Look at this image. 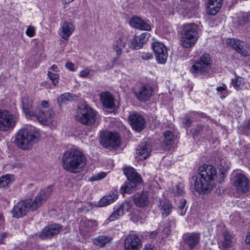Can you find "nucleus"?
<instances>
[{
	"label": "nucleus",
	"mask_w": 250,
	"mask_h": 250,
	"mask_svg": "<svg viewBox=\"0 0 250 250\" xmlns=\"http://www.w3.org/2000/svg\"><path fill=\"white\" fill-rule=\"evenodd\" d=\"M53 189V186L50 185L40 190L33 201L30 199H27L19 201L13 208V216L19 218L25 215L29 210H37L46 201L51 195Z\"/></svg>",
	"instance_id": "obj_1"
},
{
	"label": "nucleus",
	"mask_w": 250,
	"mask_h": 250,
	"mask_svg": "<svg viewBox=\"0 0 250 250\" xmlns=\"http://www.w3.org/2000/svg\"><path fill=\"white\" fill-rule=\"evenodd\" d=\"M62 168L68 172L77 174L82 172L87 163L84 153L76 148L65 151L62 157Z\"/></svg>",
	"instance_id": "obj_2"
},
{
	"label": "nucleus",
	"mask_w": 250,
	"mask_h": 250,
	"mask_svg": "<svg viewBox=\"0 0 250 250\" xmlns=\"http://www.w3.org/2000/svg\"><path fill=\"white\" fill-rule=\"evenodd\" d=\"M200 177H195L194 187L200 194L208 193L215 187L217 171L211 165H203L199 168Z\"/></svg>",
	"instance_id": "obj_3"
},
{
	"label": "nucleus",
	"mask_w": 250,
	"mask_h": 250,
	"mask_svg": "<svg viewBox=\"0 0 250 250\" xmlns=\"http://www.w3.org/2000/svg\"><path fill=\"white\" fill-rule=\"evenodd\" d=\"M40 136L39 132L34 128H27L19 131L15 142L20 148L24 150L29 149L38 142Z\"/></svg>",
	"instance_id": "obj_4"
},
{
	"label": "nucleus",
	"mask_w": 250,
	"mask_h": 250,
	"mask_svg": "<svg viewBox=\"0 0 250 250\" xmlns=\"http://www.w3.org/2000/svg\"><path fill=\"white\" fill-rule=\"evenodd\" d=\"M212 62L210 55L204 53L189 67V71L195 77L207 75L210 71Z\"/></svg>",
	"instance_id": "obj_5"
},
{
	"label": "nucleus",
	"mask_w": 250,
	"mask_h": 250,
	"mask_svg": "<svg viewBox=\"0 0 250 250\" xmlns=\"http://www.w3.org/2000/svg\"><path fill=\"white\" fill-rule=\"evenodd\" d=\"M198 38V27L195 23H190L183 25L181 45L185 48L193 46Z\"/></svg>",
	"instance_id": "obj_6"
},
{
	"label": "nucleus",
	"mask_w": 250,
	"mask_h": 250,
	"mask_svg": "<svg viewBox=\"0 0 250 250\" xmlns=\"http://www.w3.org/2000/svg\"><path fill=\"white\" fill-rule=\"evenodd\" d=\"M99 117L97 111L88 105H85L78 109L76 119L83 125L92 126L96 124Z\"/></svg>",
	"instance_id": "obj_7"
},
{
	"label": "nucleus",
	"mask_w": 250,
	"mask_h": 250,
	"mask_svg": "<svg viewBox=\"0 0 250 250\" xmlns=\"http://www.w3.org/2000/svg\"><path fill=\"white\" fill-rule=\"evenodd\" d=\"M18 120V115L7 110L0 109V130L7 131L13 128Z\"/></svg>",
	"instance_id": "obj_8"
},
{
	"label": "nucleus",
	"mask_w": 250,
	"mask_h": 250,
	"mask_svg": "<svg viewBox=\"0 0 250 250\" xmlns=\"http://www.w3.org/2000/svg\"><path fill=\"white\" fill-rule=\"evenodd\" d=\"M100 142L104 147L115 148L120 146L121 139L118 133L105 131L101 134Z\"/></svg>",
	"instance_id": "obj_9"
},
{
	"label": "nucleus",
	"mask_w": 250,
	"mask_h": 250,
	"mask_svg": "<svg viewBox=\"0 0 250 250\" xmlns=\"http://www.w3.org/2000/svg\"><path fill=\"white\" fill-rule=\"evenodd\" d=\"M127 38L125 36V31L123 30H119L115 34L112 43V48L116 53L117 57L115 60H118L123 53V49L126 45Z\"/></svg>",
	"instance_id": "obj_10"
},
{
	"label": "nucleus",
	"mask_w": 250,
	"mask_h": 250,
	"mask_svg": "<svg viewBox=\"0 0 250 250\" xmlns=\"http://www.w3.org/2000/svg\"><path fill=\"white\" fill-rule=\"evenodd\" d=\"M200 235L198 233L192 232L184 234L183 243L180 246L181 250H193L198 245Z\"/></svg>",
	"instance_id": "obj_11"
},
{
	"label": "nucleus",
	"mask_w": 250,
	"mask_h": 250,
	"mask_svg": "<svg viewBox=\"0 0 250 250\" xmlns=\"http://www.w3.org/2000/svg\"><path fill=\"white\" fill-rule=\"evenodd\" d=\"M153 90L148 84L142 83L134 88L133 93L136 98L140 102H146L150 99Z\"/></svg>",
	"instance_id": "obj_12"
},
{
	"label": "nucleus",
	"mask_w": 250,
	"mask_h": 250,
	"mask_svg": "<svg viewBox=\"0 0 250 250\" xmlns=\"http://www.w3.org/2000/svg\"><path fill=\"white\" fill-rule=\"evenodd\" d=\"M129 122L132 128L137 131L141 132L146 127V121L144 117L137 112L131 113L128 117Z\"/></svg>",
	"instance_id": "obj_13"
},
{
	"label": "nucleus",
	"mask_w": 250,
	"mask_h": 250,
	"mask_svg": "<svg viewBox=\"0 0 250 250\" xmlns=\"http://www.w3.org/2000/svg\"><path fill=\"white\" fill-rule=\"evenodd\" d=\"M54 115L52 109H48L46 110L35 109L34 117L42 124L48 125L53 121Z\"/></svg>",
	"instance_id": "obj_14"
},
{
	"label": "nucleus",
	"mask_w": 250,
	"mask_h": 250,
	"mask_svg": "<svg viewBox=\"0 0 250 250\" xmlns=\"http://www.w3.org/2000/svg\"><path fill=\"white\" fill-rule=\"evenodd\" d=\"M97 223L96 221L83 218L80 222L79 230L82 235L89 237L96 229Z\"/></svg>",
	"instance_id": "obj_15"
},
{
	"label": "nucleus",
	"mask_w": 250,
	"mask_h": 250,
	"mask_svg": "<svg viewBox=\"0 0 250 250\" xmlns=\"http://www.w3.org/2000/svg\"><path fill=\"white\" fill-rule=\"evenodd\" d=\"M152 48L158 63L162 64L166 63L167 58V52L166 46L162 43L156 42L152 44Z\"/></svg>",
	"instance_id": "obj_16"
},
{
	"label": "nucleus",
	"mask_w": 250,
	"mask_h": 250,
	"mask_svg": "<svg viewBox=\"0 0 250 250\" xmlns=\"http://www.w3.org/2000/svg\"><path fill=\"white\" fill-rule=\"evenodd\" d=\"M227 44L243 56L247 57L250 55L248 44L243 41L235 38L228 39Z\"/></svg>",
	"instance_id": "obj_17"
},
{
	"label": "nucleus",
	"mask_w": 250,
	"mask_h": 250,
	"mask_svg": "<svg viewBox=\"0 0 250 250\" xmlns=\"http://www.w3.org/2000/svg\"><path fill=\"white\" fill-rule=\"evenodd\" d=\"M142 247L141 240L135 234H130L125 239V250H139Z\"/></svg>",
	"instance_id": "obj_18"
},
{
	"label": "nucleus",
	"mask_w": 250,
	"mask_h": 250,
	"mask_svg": "<svg viewBox=\"0 0 250 250\" xmlns=\"http://www.w3.org/2000/svg\"><path fill=\"white\" fill-rule=\"evenodd\" d=\"M234 186L237 192L246 193L250 188L248 179L241 173L237 174L234 181Z\"/></svg>",
	"instance_id": "obj_19"
},
{
	"label": "nucleus",
	"mask_w": 250,
	"mask_h": 250,
	"mask_svg": "<svg viewBox=\"0 0 250 250\" xmlns=\"http://www.w3.org/2000/svg\"><path fill=\"white\" fill-rule=\"evenodd\" d=\"M62 230V226L60 224H54L45 227L41 232L40 237L42 239L51 238L59 234Z\"/></svg>",
	"instance_id": "obj_20"
},
{
	"label": "nucleus",
	"mask_w": 250,
	"mask_h": 250,
	"mask_svg": "<svg viewBox=\"0 0 250 250\" xmlns=\"http://www.w3.org/2000/svg\"><path fill=\"white\" fill-rule=\"evenodd\" d=\"M129 25L134 28L141 30L150 31L151 30L149 21H145L137 16H134L130 19Z\"/></svg>",
	"instance_id": "obj_21"
},
{
	"label": "nucleus",
	"mask_w": 250,
	"mask_h": 250,
	"mask_svg": "<svg viewBox=\"0 0 250 250\" xmlns=\"http://www.w3.org/2000/svg\"><path fill=\"white\" fill-rule=\"evenodd\" d=\"M150 36V34L147 32H145L139 36H135L131 40L129 47L134 49L141 48L147 42Z\"/></svg>",
	"instance_id": "obj_22"
},
{
	"label": "nucleus",
	"mask_w": 250,
	"mask_h": 250,
	"mask_svg": "<svg viewBox=\"0 0 250 250\" xmlns=\"http://www.w3.org/2000/svg\"><path fill=\"white\" fill-rule=\"evenodd\" d=\"M100 100L104 107L113 109L115 107V99L109 92H103L100 94Z\"/></svg>",
	"instance_id": "obj_23"
},
{
	"label": "nucleus",
	"mask_w": 250,
	"mask_h": 250,
	"mask_svg": "<svg viewBox=\"0 0 250 250\" xmlns=\"http://www.w3.org/2000/svg\"><path fill=\"white\" fill-rule=\"evenodd\" d=\"M74 29L75 26L73 22L64 21L61 25L60 35L64 40H68Z\"/></svg>",
	"instance_id": "obj_24"
},
{
	"label": "nucleus",
	"mask_w": 250,
	"mask_h": 250,
	"mask_svg": "<svg viewBox=\"0 0 250 250\" xmlns=\"http://www.w3.org/2000/svg\"><path fill=\"white\" fill-rule=\"evenodd\" d=\"M223 0H208L207 12L210 15H215L220 10Z\"/></svg>",
	"instance_id": "obj_25"
},
{
	"label": "nucleus",
	"mask_w": 250,
	"mask_h": 250,
	"mask_svg": "<svg viewBox=\"0 0 250 250\" xmlns=\"http://www.w3.org/2000/svg\"><path fill=\"white\" fill-rule=\"evenodd\" d=\"M133 201L136 206L144 207L149 205V194L146 191H143L134 196Z\"/></svg>",
	"instance_id": "obj_26"
},
{
	"label": "nucleus",
	"mask_w": 250,
	"mask_h": 250,
	"mask_svg": "<svg viewBox=\"0 0 250 250\" xmlns=\"http://www.w3.org/2000/svg\"><path fill=\"white\" fill-rule=\"evenodd\" d=\"M232 237L228 231L223 233V239L218 243L219 248L221 250H229L232 247Z\"/></svg>",
	"instance_id": "obj_27"
},
{
	"label": "nucleus",
	"mask_w": 250,
	"mask_h": 250,
	"mask_svg": "<svg viewBox=\"0 0 250 250\" xmlns=\"http://www.w3.org/2000/svg\"><path fill=\"white\" fill-rule=\"evenodd\" d=\"M150 148L146 145H140L136 149V157L139 160L145 159L150 155Z\"/></svg>",
	"instance_id": "obj_28"
},
{
	"label": "nucleus",
	"mask_w": 250,
	"mask_h": 250,
	"mask_svg": "<svg viewBox=\"0 0 250 250\" xmlns=\"http://www.w3.org/2000/svg\"><path fill=\"white\" fill-rule=\"evenodd\" d=\"M124 173L127 178V180L134 181H142V178L135 170L131 167H125Z\"/></svg>",
	"instance_id": "obj_29"
},
{
	"label": "nucleus",
	"mask_w": 250,
	"mask_h": 250,
	"mask_svg": "<svg viewBox=\"0 0 250 250\" xmlns=\"http://www.w3.org/2000/svg\"><path fill=\"white\" fill-rule=\"evenodd\" d=\"M141 181H134V180H127L124 186H123L120 188V192L122 194L128 193L130 194L132 191H134L136 184L140 183Z\"/></svg>",
	"instance_id": "obj_30"
},
{
	"label": "nucleus",
	"mask_w": 250,
	"mask_h": 250,
	"mask_svg": "<svg viewBox=\"0 0 250 250\" xmlns=\"http://www.w3.org/2000/svg\"><path fill=\"white\" fill-rule=\"evenodd\" d=\"M22 109L24 113L29 117H34L35 111L32 109V101L26 99H23L22 100Z\"/></svg>",
	"instance_id": "obj_31"
},
{
	"label": "nucleus",
	"mask_w": 250,
	"mask_h": 250,
	"mask_svg": "<svg viewBox=\"0 0 250 250\" xmlns=\"http://www.w3.org/2000/svg\"><path fill=\"white\" fill-rule=\"evenodd\" d=\"M112 239V237L110 236L102 235L95 238L93 240V242L98 246L104 247L107 244L109 243Z\"/></svg>",
	"instance_id": "obj_32"
},
{
	"label": "nucleus",
	"mask_w": 250,
	"mask_h": 250,
	"mask_svg": "<svg viewBox=\"0 0 250 250\" xmlns=\"http://www.w3.org/2000/svg\"><path fill=\"white\" fill-rule=\"evenodd\" d=\"M114 192L115 193H113L112 195H109L105 196L101 198L98 202V206L101 207L106 206L115 202V200L117 199L118 196L117 192L115 191Z\"/></svg>",
	"instance_id": "obj_33"
},
{
	"label": "nucleus",
	"mask_w": 250,
	"mask_h": 250,
	"mask_svg": "<svg viewBox=\"0 0 250 250\" xmlns=\"http://www.w3.org/2000/svg\"><path fill=\"white\" fill-rule=\"evenodd\" d=\"M245 84V79L243 77L237 76L234 79L231 80V84L237 90L242 89L244 88Z\"/></svg>",
	"instance_id": "obj_34"
},
{
	"label": "nucleus",
	"mask_w": 250,
	"mask_h": 250,
	"mask_svg": "<svg viewBox=\"0 0 250 250\" xmlns=\"http://www.w3.org/2000/svg\"><path fill=\"white\" fill-rule=\"evenodd\" d=\"M164 136L165 138L164 143L166 145L167 148L170 149L174 137L173 133L172 131L167 130L164 132Z\"/></svg>",
	"instance_id": "obj_35"
},
{
	"label": "nucleus",
	"mask_w": 250,
	"mask_h": 250,
	"mask_svg": "<svg viewBox=\"0 0 250 250\" xmlns=\"http://www.w3.org/2000/svg\"><path fill=\"white\" fill-rule=\"evenodd\" d=\"M161 210L163 215L167 216L171 211L172 205L168 202L160 203Z\"/></svg>",
	"instance_id": "obj_36"
},
{
	"label": "nucleus",
	"mask_w": 250,
	"mask_h": 250,
	"mask_svg": "<svg viewBox=\"0 0 250 250\" xmlns=\"http://www.w3.org/2000/svg\"><path fill=\"white\" fill-rule=\"evenodd\" d=\"M72 94L70 93H65L61 95L57 100V103L60 106L64 104H66L72 98Z\"/></svg>",
	"instance_id": "obj_37"
},
{
	"label": "nucleus",
	"mask_w": 250,
	"mask_h": 250,
	"mask_svg": "<svg viewBox=\"0 0 250 250\" xmlns=\"http://www.w3.org/2000/svg\"><path fill=\"white\" fill-rule=\"evenodd\" d=\"M13 175L6 174L0 177V188H4L13 180Z\"/></svg>",
	"instance_id": "obj_38"
},
{
	"label": "nucleus",
	"mask_w": 250,
	"mask_h": 250,
	"mask_svg": "<svg viewBox=\"0 0 250 250\" xmlns=\"http://www.w3.org/2000/svg\"><path fill=\"white\" fill-rule=\"evenodd\" d=\"M172 193L175 196H182L184 194V185L181 183L176 185L172 189Z\"/></svg>",
	"instance_id": "obj_39"
},
{
	"label": "nucleus",
	"mask_w": 250,
	"mask_h": 250,
	"mask_svg": "<svg viewBox=\"0 0 250 250\" xmlns=\"http://www.w3.org/2000/svg\"><path fill=\"white\" fill-rule=\"evenodd\" d=\"M123 215V212L118 208L114 211L106 220V222L114 221Z\"/></svg>",
	"instance_id": "obj_40"
},
{
	"label": "nucleus",
	"mask_w": 250,
	"mask_h": 250,
	"mask_svg": "<svg viewBox=\"0 0 250 250\" xmlns=\"http://www.w3.org/2000/svg\"><path fill=\"white\" fill-rule=\"evenodd\" d=\"M106 176V173L104 172H100L97 174H94L91 176L89 179V181H96L102 180Z\"/></svg>",
	"instance_id": "obj_41"
},
{
	"label": "nucleus",
	"mask_w": 250,
	"mask_h": 250,
	"mask_svg": "<svg viewBox=\"0 0 250 250\" xmlns=\"http://www.w3.org/2000/svg\"><path fill=\"white\" fill-rule=\"evenodd\" d=\"M187 202L185 199H182L179 202L178 205L179 212L182 216L186 214L187 208H185Z\"/></svg>",
	"instance_id": "obj_42"
},
{
	"label": "nucleus",
	"mask_w": 250,
	"mask_h": 250,
	"mask_svg": "<svg viewBox=\"0 0 250 250\" xmlns=\"http://www.w3.org/2000/svg\"><path fill=\"white\" fill-rule=\"evenodd\" d=\"M47 75L50 80L52 81L53 85H56L58 84L59 79V75L48 70Z\"/></svg>",
	"instance_id": "obj_43"
},
{
	"label": "nucleus",
	"mask_w": 250,
	"mask_h": 250,
	"mask_svg": "<svg viewBox=\"0 0 250 250\" xmlns=\"http://www.w3.org/2000/svg\"><path fill=\"white\" fill-rule=\"evenodd\" d=\"M139 57L143 60L148 61L153 58V54L151 53L142 52L139 53Z\"/></svg>",
	"instance_id": "obj_44"
},
{
	"label": "nucleus",
	"mask_w": 250,
	"mask_h": 250,
	"mask_svg": "<svg viewBox=\"0 0 250 250\" xmlns=\"http://www.w3.org/2000/svg\"><path fill=\"white\" fill-rule=\"evenodd\" d=\"M36 33L35 28L32 25L28 26L26 30L25 34L29 37H33L35 36Z\"/></svg>",
	"instance_id": "obj_45"
},
{
	"label": "nucleus",
	"mask_w": 250,
	"mask_h": 250,
	"mask_svg": "<svg viewBox=\"0 0 250 250\" xmlns=\"http://www.w3.org/2000/svg\"><path fill=\"white\" fill-rule=\"evenodd\" d=\"M190 116L194 120H198V118H202L206 117L205 114L203 112H192Z\"/></svg>",
	"instance_id": "obj_46"
},
{
	"label": "nucleus",
	"mask_w": 250,
	"mask_h": 250,
	"mask_svg": "<svg viewBox=\"0 0 250 250\" xmlns=\"http://www.w3.org/2000/svg\"><path fill=\"white\" fill-rule=\"evenodd\" d=\"M48 109H52V108L49 107V104L47 101L43 100L42 101L40 106L38 107L36 109L46 110Z\"/></svg>",
	"instance_id": "obj_47"
},
{
	"label": "nucleus",
	"mask_w": 250,
	"mask_h": 250,
	"mask_svg": "<svg viewBox=\"0 0 250 250\" xmlns=\"http://www.w3.org/2000/svg\"><path fill=\"white\" fill-rule=\"evenodd\" d=\"M131 208L130 204L128 202H125L121 205L118 208L124 214L125 211H128Z\"/></svg>",
	"instance_id": "obj_48"
},
{
	"label": "nucleus",
	"mask_w": 250,
	"mask_h": 250,
	"mask_svg": "<svg viewBox=\"0 0 250 250\" xmlns=\"http://www.w3.org/2000/svg\"><path fill=\"white\" fill-rule=\"evenodd\" d=\"M91 71V69L86 67L80 72L79 76L81 78H86L88 77Z\"/></svg>",
	"instance_id": "obj_49"
},
{
	"label": "nucleus",
	"mask_w": 250,
	"mask_h": 250,
	"mask_svg": "<svg viewBox=\"0 0 250 250\" xmlns=\"http://www.w3.org/2000/svg\"><path fill=\"white\" fill-rule=\"evenodd\" d=\"M65 67L69 69L70 71L74 72L76 70V69L75 67V64L72 62H67L65 64Z\"/></svg>",
	"instance_id": "obj_50"
},
{
	"label": "nucleus",
	"mask_w": 250,
	"mask_h": 250,
	"mask_svg": "<svg viewBox=\"0 0 250 250\" xmlns=\"http://www.w3.org/2000/svg\"><path fill=\"white\" fill-rule=\"evenodd\" d=\"M204 128L203 125H198L194 130V134L196 135L201 134L203 131Z\"/></svg>",
	"instance_id": "obj_51"
},
{
	"label": "nucleus",
	"mask_w": 250,
	"mask_h": 250,
	"mask_svg": "<svg viewBox=\"0 0 250 250\" xmlns=\"http://www.w3.org/2000/svg\"><path fill=\"white\" fill-rule=\"evenodd\" d=\"M8 234L6 232H3L0 235V244L4 243V239L7 237Z\"/></svg>",
	"instance_id": "obj_52"
},
{
	"label": "nucleus",
	"mask_w": 250,
	"mask_h": 250,
	"mask_svg": "<svg viewBox=\"0 0 250 250\" xmlns=\"http://www.w3.org/2000/svg\"><path fill=\"white\" fill-rule=\"evenodd\" d=\"M227 85L225 84H223L222 86L217 87L216 88V90L217 91H224L227 90Z\"/></svg>",
	"instance_id": "obj_53"
},
{
	"label": "nucleus",
	"mask_w": 250,
	"mask_h": 250,
	"mask_svg": "<svg viewBox=\"0 0 250 250\" xmlns=\"http://www.w3.org/2000/svg\"><path fill=\"white\" fill-rule=\"evenodd\" d=\"M4 219L3 215L0 214V229H3Z\"/></svg>",
	"instance_id": "obj_54"
},
{
	"label": "nucleus",
	"mask_w": 250,
	"mask_h": 250,
	"mask_svg": "<svg viewBox=\"0 0 250 250\" xmlns=\"http://www.w3.org/2000/svg\"><path fill=\"white\" fill-rule=\"evenodd\" d=\"M192 123V120L191 119L188 118L185 119V121L184 123L187 126H190Z\"/></svg>",
	"instance_id": "obj_55"
},
{
	"label": "nucleus",
	"mask_w": 250,
	"mask_h": 250,
	"mask_svg": "<svg viewBox=\"0 0 250 250\" xmlns=\"http://www.w3.org/2000/svg\"><path fill=\"white\" fill-rule=\"evenodd\" d=\"M48 70L50 71H52L55 72H57L58 71V68L57 65L53 64L49 68Z\"/></svg>",
	"instance_id": "obj_56"
},
{
	"label": "nucleus",
	"mask_w": 250,
	"mask_h": 250,
	"mask_svg": "<svg viewBox=\"0 0 250 250\" xmlns=\"http://www.w3.org/2000/svg\"><path fill=\"white\" fill-rule=\"evenodd\" d=\"M245 241L247 244L250 245V230L248 232Z\"/></svg>",
	"instance_id": "obj_57"
},
{
	"label": "nucleus",
	"mask_w": 250,
	"mask_h": 250,
	"mask_svg": "<svg viewBox=\"0 0 250 250\" xmlns=\"http://www.w3.org/2000/svg\"><path fill=\"white\" fill-rule=\"evenodd\" d=\"M143 250H154L153 248L150 246H146Z\"/></svg>",
	"instance_id": "obj_58"
},
{
	"label": "nucleus",
	"mask_w": 250,
	"mask_h": 250,
	"mask_svg": "<svg viewBox=\"0 0 250 250\" xmlns=\"http://www.w3.org/2000/svg\"><path fill=\"white\" fill-rule=\"evenodd\" d=\"M244 128L247 129H250V119L248 121L246 126H245Z\"/></svg>",
	"instance_id": "obj_59"
},
{
	"label": "nucleus",
	"mask_w": 250,
	"mask_h": 250,
	"mask_svg": "<svg viewBox=\"0 0 250 250\" xmlns=\"http://www.w3.org/2000/svg\"><path fill=\"white\" fill-rule=\"evenodd\" d=\"M229 163L228 162L227 164V166H225V167H223V168L225 170H227V169H229Z\"/></svg>",
	"instance_id": "obj_60"
},
{
	"label": "nucleus",
	"mask_w": 250,
	"mask_h": 250,
	"mask_svg": "<svg viewBox=\"0 0 250 250\" xmlns=\"http://www.w3.org/2000/svg\"><path fill=\"white\" fill-rule=\"evenodd\" d=\"M62 0L64 3H69L71 2H72V1H73V0Z\"/></svg>",
	"instance_id": "obj_61"
},
{
	"label": "nucleus",
	"mask_w": 250,
	"mask_h": 250,
	"mask_svg": "<svg viewBox=\"0 0 250 250\" xmlns=\"http://www.w3.org/2000/svg\"><path fill=\"white\" fill-rule=\"evenodd\" d=\"M227 95V94H223V95L220 97V98H221L222 99H225V98L226 97Z\"/></svg>",
	"instance_id": "obj_62"
},
{
	"label": "nucleus",
	"mask_w": 250,
	"mask_h": 250,
	"mask_svg": "<svg viewBox=\"0 0 250 250\" xmlns=\"http://www.w3.org/2000/svg\"><path fill=\"white\" fill-rule=\"evenodd\" d=\"M220 175L221 176L224 177L225 176V174L224 172H221Z\"/></svg>",
	"instance_id": "obj_63"
},
{
	"label": "nucleus",
	"mask_w": 250,
	"mask_h": 250,
	"mask_svg": "<svg viewBox=\"0 0 250 250\" xmlns=\"http://www.w3.org/2000/svg\"><path fill=\"white\" fill-rule=\"evenodd\" d=\"M115 58H114V59H113V64H112V65H114V63L116 62L118 60H116V59H115V61H114V59H115Z\"/></svg>",
	"instance_id": "obj_64"
}]
</instances>
